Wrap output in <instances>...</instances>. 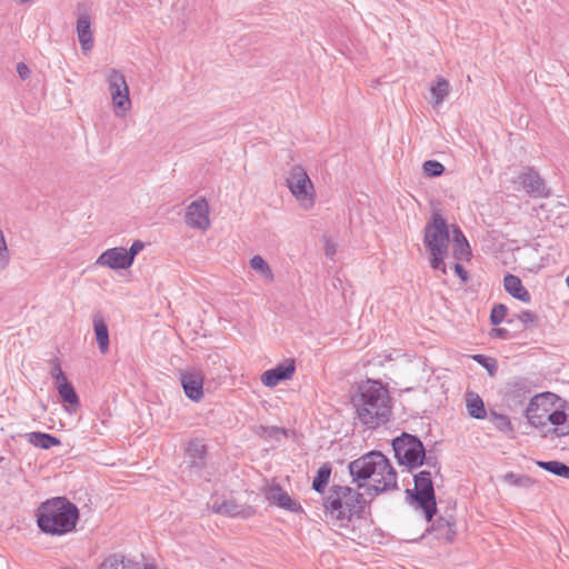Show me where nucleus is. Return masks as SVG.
Instances as JSON below:
<instances>
[{
  "mask_svg": "<svg viewBox=\"0 0 569 569\" xmlns=\"http://www.w3.org/2000/svg\"><path fill=\"white\" fill-rule=\"evenodd\" d=\"M349 472L358 488L377 496L397 488V472L389 459L380 451L368 452L349 463Z\"/></svg>",
  "mask_w": 569,
  "mask_h": 569,
  "instance_id": "1",
  "label": "nucleus"
},
{
  "mask_svg": "<svg viewBox=\"0 0 569 569\" xmlns=\"http://www.w3.org/2000/svg\"><path fill=\"white\" fill-rule=\"evenodd\" d=\"M423 242L431 256V268L441 269V271L446 273L447 270L443 258L449 247V229L440 213L435 212L431 220L426 224Z\"/></svg>",
  "mask_w": 569,
  "mask_h": 569,
  "instance_id": "6",
  "label": "nucleus"
},
{
  "mask_svg": "<svg viewBox=\"0 0 569 569\" xmlns=\"http://www.w3.org/2000/svg\"><path fill=\"white\" fill-rule=\"evenodd\" d=\"M323 507L330 518L340 521L343 526L351 522L355 517H361L366 499L353 488L332 486L325 498Z\"/></svg>",
  "mask_w": 569,
  "mask_h": 569,
  "instance_id": "5",
  "label": "nucleus"
},
{
  "mask_svg": "<svg viewBox=\"0 0 569 569\" xmlns=\"http://www.w3.org/2000/svg\"><path fill=\"white\" fill-rule=\"evenodd\" d=\"M13 1L17 2V3L22 4V3L30 2L31 0H13Z\"/></svg>",
  "mask_w": 569,
  "mask_h": 569,
  "instance_id": "45",
  "label": "nucleus"
},
{
  "mask_svg": "<svg viewBox=\"0 0 569 569\" xmlns=\"http://www.w3.org/2000/svg\"><path fill=\"white\" fill-rule=\"evenodd\" d=\"M392 448L398 462L410 470L423 465L425 447L416 436L402 433L392 440Z\"/></svg>",
  "mask_w": 569,
  "mask_h": 569,
  "instance_id": "9",
  "label": "nucleus"
},
{
  "mask_svg": "<svg viewBox=\"0 0 569 569\" xmlns=\"http://www.w3.org/2000/svg\"><path fill=\"white\" fill-rule=\"evenodd\" d=\"M62 400L69 405H78L79 399L73 386L67 380L56 386Z\"/></svg>",
  "mask_w": 569,
  "mask_h": 569,
  "instance_id": "29",
  "label": "nucleus"
},
{
  "mask_svg": "<svg viewBox=\"0 0 569 569\" xmlns=\"http://www.w3.org/2000/svg\"><path fill=\"white\" fill-rule=\"evenodd\" d=\"M406 493L410 498V503L421 509L426 519L430 521L437 511L431 473L423 470L415 475V488L407 489Z\"/></svg>",
  "mask_w": 569,
  "mask_h": 569,
  "instance_id": "7",
  "label": "nucleus"
},
{
  "mask_svg": "<svg viewBox=\"0 0 569 569\" xmlns=\"http://www.w3.org/2000/svg\"><path fill=\"white\" fill-rule=\"evenodd\" d=\"M79 509L64 497H56L42 502L38 509L39 528L49 535L62 536L76 528Z\"/></svg>",
  "mask_w": 569,
  "mask_h": 569,
  "instance_id": "4",
  "label": "nucleus"
},
{
  "mask_svg": "<svg viewBox=\"0 0 569 569\" xmlns=\"http://www.w3.org/2000/svg\"><path fill=\"white\" fill-rule=\"evenodd\" d=\"M537 465L543 470L551 472L552 475L569 479V466L561 461H537Z\"/></svg>",
  "mask_w": 569,
  "mask_h": 569,
  "instance_id": "25",
  "label": "nucleus"
},
{
  "mask_svg": "<svg viewBox=\"0 0 569 569\" xmlns=\"http://www.w3.org/2000/svg\"><path fill=\"white\" fill-rule=\"evenodd\" d=\"M331 475V467L328 463L322 465L312 481V489L317 492H322L329 482Z\"/></svg>",
  "mask_w": 569,
  "mask_h": 569,
  "instance_id": "26",
  "label": "nucleus"
},
{
  "mask_svg": "<svg viewBox=\"0 0 569 569\" xmlns=\"http://www.w3.org/2000/svg\"><path fill=\"white\" fill-rule=\"evenodd\" d=\"M79 43L83 53H88L93 48V36L91 31V18L87 12H80L76 27Z\"/></svg>",
  "mask_w": 569,
  "mask_h": 569,
  "instance_id": "16",
  "label": "nucleus"
},
{
  "mask_svg": "<svg viewBox=\"0 0 569 569\" xmlns=\"http://www.w3.org/2000/svg\"><path fill=\"white\" fill-rule=\"evenodd\" d=\"M423 463H426V465H428V466H430V467H436L437 461H436V458L427 457V456L425 455Z\"/></svg>",
  "mask_w": 569,
  "mask_h": 569,
  "instance_id": "43",
  "label": "nucleus"
},
{
  "mask_svg": "<svg viewBox=\"0 0 569 569\" xmlns=\"http://www.w3.org/2000/svg\"><path fill=\"white\" fill-rule=\"evenodd\" d=\"M473 358H475V360H477L479 363L483 365V366L488 369V371H489L490 373L492 372V370H495V369H496V367H495V366H491V367L487 366V363H486L487 358H486L483 355H476Z\"/></svg>",
  "mask_w": 569,
  "mask_h": 569,
  "instance_id": "42",
  "label": "nucleus"
},
{
  "mask_svg": "<svg viewBox=\"0 0 569 569\" xmlns=\"http://www.w3.org/2000/svg\"><path fill=\"white\" fill-rule=\"evenodd\" d=\"M445 167L436 160H428L423 163V172L428 177H439L443 173Z\"/></svg>",
  "mask_w": 569,
  "mask_h": 569,
  "instance_id": "33",
  "label": "nucleus"
},
{
  "mask_svg": "<svg viewBox=\"0 0 569 569\" xmlns=\"http://www.w3.org/2000/svg\"><path fill=\"white\" fill-rule=\"evenodd\" d=\"M505 482L510 486L519 487V488H530L535 480L527 475H518L515 472H508L503 476Z\"/></svg>",
  "mask_w": 569,
  "mask_h": 569,
  "instance_id": "30",
  "label": "nucleus"
},
{
  "mask_svg": "<svg viewBox=\"0 0 569 569\" xmlns=\"http://www.w3.org/2000/svg\"><path fill=\"white\" fill-rule=\"evenodd\" d=\"M455 272L457 273V276H458L461 280H463V281H466V280H467V278H468V273H467V271L465 270V268H463L460 263H456V264H455Z\"/></svg>",
  "mask_w": 569,
  "mask_h": 569,
  "instance_id": "41",
  "label": "nucleus"
},
{
  "mask_svg": "<svg viewBox=\"0 0 569 569\" xmlns=\"http://www.w3.org/2000/svg\"><path fill=\"white\" fill-rule=\"evenodd\" d=\"M493 332L498 337H506L508 331L506 329L498 328V329H493Z\"/></svg>",
  "mask_w": 569,
  "mask_h": 569,
  "instance_id": "44",
  "label": "nucleus"
},
{
  "mask_svg": "<svg viewBox=\"0 0 569 569\" xmlns=\"http://www.w3.org/2000/svg\"><path fill=\"white\" fill-rule=\"evenodd\" d=\"M503 287L505 290L511 295L513 298L522 301V302H529L530 301V293L528 290L522 286L521 280L519 277L515 274H507L503 278Z\"/></svg>",
  "mask_w": 569,
  "mask_h": 569,
  "instance_id": "19",
  "label": "nucleus"
},
{
  "mask_svg": "<svg viewBox=\"0 0 569 569\" xmlns=\"http://www.w3.org/2000/svg\"><path fill=\"white\" fill-rule=\"evenodd\" d=\"M466 407L469 416L475 419H485L487 416L485 403L476 392L469 391L466 393Z\"/></svg>",
  "mask_w": 569,
  "mask_h": 569,
  "instance_id": "21",
  "label": "nucleus"
},
{
  "mask_svg": "<svg viewBox=\"0 0 569 569\" xmlns=\"http://www.w3.org/2000/svg\"><path fill=\"white\" fill-rule=\"evenodd\" d=\"M99 569H140L131 560L126 559L121 553H114L106 558Z\"/></svg>",
  "mask_w": 569,
  "mask_h": 569,
  "instance_id": "24",
  "label": "nucleus"
},
{
  "mask_svg": "<svg viewBox=\"0 0 569 569\" xmlns=\"http://www.w3.org/2000/svg\"><path fill=\"white\" fill-rule=\"evenodd\" d=\"M187 465L194 472H200L206 467L207 447L201 439H191L184 450Z\"/></svg>",
  "mask_w": 569,
  "mask_h": 569,
  "instance_id": "14",
  "label": "nucleus"
},
{
  "mask_svg": "<svg viewBox=\"0 0 569 569\" xmlns=\"http://www.w3.org/2000/svg\"><path fill=\"white\" fill-rule=\"evenodd\" d=\"M287 186L300 207L308 210L315 204V189L307 171L301 166H293L287 177Z\"/></svg>",
  "mask_w": 569,
  "mask_h": 569,
  "instance_id": "10",
  "label": "nucleus"
},
{
  "mask_svg": "<svg viewBox=\"0 0 569 569\" xmlns=\"http://www.w3.org/2000/svg\"><path fill=\"white\" fill-rule=\"evenodd\" d=\"M268 499L274 502L278 507L292 512H299L301 510L300 503L295 501L286 491L280 488H274L270 491Z\"/></svg>",
  "mask_w": 569,
  "mask_h": 569,
  "instance_id": "20",
  "label": "nucleus"
},
{
  "mask_svg": "<svg viewBox=\"0 0 569 569\" xmlns=\"http://www.w3.org/2000/svg\"><path fill=\"white\" fill-rule=\"evenodd\" d=\"M186 223L193 229L200 230H207L210 227L209 206L204 198L192 201L188 206Z\"/></svg>",
  "mask_w": 569,
  "mask_h": 569,
  "instance_id": "12",
  "label": "nucleus"
},
{
  "mask_svg": "<svg viewBox=\"0 0 569 569\" xmlns=\"http://www.w3.org/2000/svg\"><path fill=\"white\" fill-rule=\"evenodd\" d=\"M518 319L526 326L532 325L537 321L538 317L531 311H522L519 313Z\"/></svg>",
  "mask_w": 569,
  "mask_h": 569,
  "instance_id": "37",
  "label": "nucleus"
},
{
  "mask_svg": "<svg viewBox=\"0 0 569 569\" xmlns=\"http://www.w3.org/2000/svg\"><path fill=\"white\" fill-rule=\"evenodd\" d=\"M10 251L3 231L0 229V271L6 270L10 264Z\"/></svg>",
  "mask_w": 569,
  "mask_h": 569,
  "instance_id": "32",
  "label": "nucleus"
},
{
  "mask_svg": "<svg viewBox=\"0 0 569 569\" xmlns=\"http://www.w3.org/2000/svg\"><path fill=\"white\" fill-rule=\"evenodd\" d=\"M337 252V244L329 238H325V253L328 258H333Z\"/></svg>",
  "mask_w": 569,
  "mask_h": 569,
  "instance_id": "39",
  "label": "nucleus"
},
{
  "mask_svg": "<svg viewBox=\"0 0 569 569\" xmlns=\"http://www.w3.org/2000/svg\"><path fill=\"white\" fill-rule=\"evenodd\" d=\"M296 367L293 360L284 361L273 369L267 370L261 376V381L266 387H276L280 382L288 380L295 373Z\"/></svg>",
  "mask_w": 569,
  "mask_h": 569,
  "instance_id": "15",
  "label": "nucleus"
},
{
  "mask_svg": "<svg viewBox=\"0 0 569 569\" xmlns=\"http://www.w3.org/2000/svg\"><path fill=\"white\" fill-rule=\"evenodd\" d=\"M566 284H567V287L569 288V274H568V276H567V278H566Z\"/></svg>",
  "mask_w": 569,
  "mask_h": 569,
  "instance_id": "46",
  "label": "nucleus"
},
{
  "mask_svg": "<svg viewBox=\"0 0 569 569\" xmlns=\"http://www.w3.org/2000/svg\"><path fill=\"white\" fill-rule=\"evenodd\" d=\"M519 181L527 193L533 197H545L547 196L546 186L540 176L532 171L528 170L527 172L519 176Z\"/></svg>",
  "mask_w": 569,
  "mask_h": 569,
  "instance_id": "17",
  "label": "nucleus"
},
{
  "mask_svg": "<svg viewBox=\"0 0 569 569\" xmlns=\"http://www.w3.org/2000/svg\"><path fill=\"white\" fill-rule=\"evenodd\" d=\"M558 397L551 392L535 396L527 409L528 422L537 428L541 437L547 439L560 438L569 435V406H556Z\"/></svg>",
  "mask_w": 569,
  "mask_h": 569,
  "instance_id": "2",
  "label": "nucleus"
},
{
  "mask_svg": "<svg viewBox=\"0 0 569 569\" xmlns=\"http://www.w3.org/2000/svg\"><path fill=\"white\" fill-rule=\"evenodd\" d=\"M357 417L368 428H377L388 421L391 398L388 388L378 380L368 379L358 386L352 398Z\"/></svg>",
  "mask_w": 569,
  "mask_h": 569,
  "instance_id": "3",
  "label": "nucleus"
},
{
  "mask_svg": "<svg viewBox=\"0 0 569 569\" xmlns=\"http://www.w3.org/2000/svg\"><path fill=\"white\" fill-rule=\"evenodd\" d=\"M92 323L99 351L104 355L108 352L110 343L108 326L100 312L93 315Z\"/></svg>",
  "mask_w": 569,
  "mask_h": 569,
  "instance_id": "18",
  "label": "nucleus"
},
{
  "mask_svg": "<svg viewBox=\"0 0 569 569\" xmlns=\"http://www.w3.org/2000/svg\"><path fill=\"white\" fill-rule=\"evenodd\" d=\"M453 241H455V258L458 260H468L471 256V249L469 242L463 236L462 231L458 228H453Z\"/></svg>",
  "mask_w": 569,
  "mask_h": 569,
  "instance_id": "22",
  "label": "nucleus"
},
{
  "mask_svg": "<svg viewBox=\"0 0 569 569\" xmlns=\"http://www.w3.org/2000/svg\"><path fill=\"white\" fill-rule=\"evenodd\" d=\"M104 80L110 93L114 114L118 118L124 117L132 107L130 89L123 72L116 68H108L104 71Z\"/></svg>",
  "mask_w": 569,
  "mask_h": 569,
  "instance_id": "8",
  "label": "nucleus"
},
{
  "mask_svg": "<svg viewBox=\"0 0 569 569\" xmlns=\"http://www.w3.org/2000/svg\"><path fill=\"white\" fill-rule=\"evenodd\" d=\"M449 88H450V84L446 79H443V78L438 79L437 83L435 86H432L430 89L435 104L439 106L443 102L445 98L449 93Z\"/></svg>",
  "mask_w": 569,
  "mask_h": 569,
  "instance_id": "28",
  "label": "nucleus"
},
{
  "mask_svg": "<svg viewBox=\"0 0 569 569\" xmlns=\"http://www.w3.org/2000/svg\"><path fill=\"white\" fill-rule=\"evenodd\" d=\"M52 378L54 379V382H56V386L63 382V381H67V378L64 376V373L62 372L61 370V367L59 363H57L53 368H52Z\"/></svg>",
  "mask_w": 569,
  "mask_h": 569,
  "instance_id": "38",
  "label": "nucleus"
},
{
  "mask_svg": "<svg viewBox=\"0 0 569 569\" xmlns=\"http://www.w3.org/2000/svg\"><path fill=\"white\" fill-rule=\"evenodd\" d=\"M17 72L21 79H27L30 76V69L23 62L17 64Z\"/></svg>",
  "mask_w": 569,
  "mask_h": 569,
  "instance_id": "40",
  "label": "nucleus"
},
{
  "mask_svg": "<svg viewBox=\"0 0 569 569\" xmlns=\"http://www.w3.org/2000/svg\"><path fill=\"white\" fill-rule=\"evenodd\" d=\"M96 266L108 267L110 269H128L132 264L127 256V249L114 247L103 251L96 260Z\"/></svg>",
  "mask_w": 569,
  "mask_h": 569,
  "instance_id": "13",
  "label": "nucleus"
},
{
  "mask_svg": "<svg viewBox=\"0 0 569 569\" xmlns=\"http://www.w3.org/2000/svg\"><path fill=\"white\" fill-rule=\"evenodd\" d=\"M144 569H154L153 566H146Z\"/></svg>",
  "mask_w": 569,
  "mask_h": 569,
  "instance_id": "47",
  "label": "nucleus"
},
{
  "mask_svg": "<svg viewBox=\"0 0 569 569\" xmlns=\"http://www.w3.org/2000/svg\"><path fill=\"white\" fill-rule=\"evenodd\" d=\"M178 378L186 397L194 402L203 398L204 373L196 367H188L178 371Z\"/></svg>",
  "mask_w": 569,
  "mask_h": 569,
  "instance_id": "11",
  "label": "nucleus"
},
{
  "mask_svg": "<svg viewBox=\"0 0 569 569\" xmlns=\"http://www.w3.org/2000/svg\"><path fill=\"white\" fill-rule=\"evenodd\" d=\"M144 244L143 242L136 240L131 244L130 249L127 250L128 259L130 260L131 264L134 261L136 256L143 249Z\"/></svg>",
  "mask_w": 569,
  "mask_h": 569,
  "instance_id": "36",
  "label": "nucleus"
},
{
  "mask_svg": "<svg viewBox=\"0 0 569 569\" xmlns=\"http://www.w3.org/2000/svg\"><path fill=\"white\" fill-rule=\"evenodd\" d=\"M217 513L227 515L231 517H236L240 512V507L234 501H223L218 507L214 508Z\"/></svg>",
  "mask_w": 569,
  "mask_h": 569,
  "instance_id": "34",
  "label": "nucleus"
},
{
  "mask_svg": "<svg viewBox=\"0 0 569 569\" xmlns=\"http://www.w3.org/2000/svg\"><path fill=\"white\" fill-rule=\"evenodd\" d=\"M26 437L31 445L41 449H50L53 446L61 445L60 439L44 432H29Z\"/></svg>",
  "mask_w": 569,
  "mask_h": 569,
  "instance_id": "23",
  "label": "nucleus"
},
{
  "mask_svg": "<svg viewBox=\"0 0 569 569\" xmlns=\"http://www.w3.org/2000/svg\"><path fill=\"white\" fill-rule=\"evenodd\" d=\"M507 315V307L505 305H496L490 313L491 323L497 326L502 322L503 318Z\"/></svg>",
  "mask_w": 569,
  "mask_h": 569,
  "instance_id": "35",
  "label": "nucleus"
},
{
  "mask_svg": "<svg viewBox=\"0 0 569 569\" xmlns=\"http://www.w3.org/2000/svg\"><path fill=\"white\" fill-rule=\"evenodd\" d=\"M490 420L493 426L502 432H511L513 430L511 421L506 415L491 412Z\"/></svg>",
  "mask_w": 569,
  "mask_h": 569,
  "instance_id": "31",
  "label": "nucleus"
},
{
  "mask_svg": "<svg viewBox=\"0 0 569 569\" xmlns=\"http://www.w3.org/2000/svg\"><path fill=\"white\" fill-rule=\"evenodd\" d=\"M250 267L253 269L257 273L262 276L264 279L272 281L273 280V273L269 264L266 262V260L259 256L256 254L250 259Z\"/></svg>",
  "mask_w": 569,
  "mask_h": 569,
  "instance_id": "27",
  "label": "nucleus"
}]
</instances>
